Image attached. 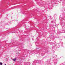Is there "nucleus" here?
<instances>
[{
    "label": "nucleus",
    "instance_id": "nucleus-2",
    "mask_svg": "<svg viewBox=\"0 0 65 65\" xmlns=\"http://www.w3.org/2000/svg\"><path fill=\"white\" fill-rule=\"evenodd\" d=\"M65 25V23L64 22H63L62 23V28H63V27H64V26Z\"/></svg>",
    "mask_w": 65,
    "mask_h": 65
},
{
    "label": "nucleus",
    "instance_id": "nucleus-12",
    "mask_svg": "<svg viewBox=\"0 0 65 65\" xmlns=\"http://www.w3.org/2000/svg\"><path fill=\"white\" fill-rule=\"evenodd\" d=\"M55 64V63H54V64Z\"/></svg>",
    "mask_w": 65,
    "mask_h": 65
},
{
    "label": "nucleus",
    "instance_id": "nucleus-8",
    "mask_svg": "<svg viewBox=\"0 0 65 65\" xmlns=\"http://www.w3.org/2000/svg\"><path fill=\"white\" fill-rule=\"evenodd\" d=\"M52 51H53V50H54V49H52Z\"/></svg>",
    "mask_w": 65,
    "mask_h": 65
},
{
    "label": "nucleus",
    "instance_id": "nucleus-3",
    "mask_svg": "<svg viewBox=\"0 0 65 65\" xmlns=\"http://www.w3.org/2000/svg\"><path fill=\"white\" fill-rule=\"evenodd\" d=\"M55 22H56V21L55 20H53L52 21L53 23H55Z\"/></svg>",
    "mask_w": 65,
    "mask_h": 65
},
{
    "label": "nucleus",
    "instance_id": "nucleus-1",
    "mask_svg": "<svg viewBox=\"0 0 65 65\" xmlns=\"http://www.w3.org/2000/svg\"><path fill=\"white\" fill-rule=\"evenodd\" d=\"M17 31V30H14V29L13 30H12V31H11V33H15Z\"/></svg>",
    "mask_w": 65,
    "mask_h": 65
},
{
    "label": "nucleus",
    "instance_id": "nucleus-13",
    "mask_svg": "<svg viewBox=\"0 0 65 65\" xmlns=\"http://www.w3.org/2000/svg\"><path fill=\"white\" fill-rule=\"evenodd\" d=\"M64 33H65V32H64Z\"/></svg>",
    "mask_w": 65,
    "mask_h": 65
},
{
    "label": "nucleus",
    "instance_id": "nucleus-9",
    "mask_svg": "<svg viewBox=\"0 0 65 65\" xmlns=\"http://www.w3.org/2000/svg\"><path fill=\"white\" fill-rule=\"evenodd\" d=\"M37 62H38V60H37Z\"/></svg>",
    "mask_w": 65,
    "mask_h": 65
},
{
    "label": "nucleus",
    "instance_id": "nucleus-6",
    "mask_svg": "<svg viewBox=\"0 0 65 65\" xmlns=\"http://www.w3.org/2000/svg\"><path fill=\"white\" fill-rule=\"evenodd\" d=\"M2 64H2V62H0V65H2Z\"/></svg>",
    "mask_w": 65,
    "mask_h": 65
},
{
    "label": "nucleus",
    "instance_id": "nucleus-11",
    "mask_svg": "<svg viewBox=\"0 0 65 65\" xmlns=\"http://www.w3.org/2000/svg\"><path fill=\"white\" fill-rule=\"evenodd\" d=\"M33 38L32 39L33 40Z\"/></svg>",
    "mask_w": 65,
    "mask_h": 65
},
{
    "label": "nucleus",
    "instance_id": "nucleus-4",
    "mask_svg": "<svg viewBox=\"0 0 65 65\" xmlns=\"http://www.w3.org/2000/svg\"><path fill=\"white\" fill-rule=\"evenodd\" d=\"M13 61H15V60H16V58H15V59H14L13 60Z\"/></svg>",
    "mask_w": 65,
    "mask_h": 65
},
{
    "label": "nucleus",
    "instance_id": "nucleus-10",
    "mask_svg": "<svg viewBox=\"0 0 65 65\" xmlns=\"http://www.w3.org/2000/svg\"><path fill=\"white\" fill-rule=\"evenodd\" d=\"M5 65H6V64H5Z\"/></svg>",
    "mask_w": 65,
    "mask_h": 65
},
{
    "label": "nucleus",
    "instance_id": "nucleus-7",
    "mask_svg": "<svg viewBox=\"0 0 65 65\" xmlns=\"http://www.w3.org/2000/svg\"><path fill=\"white\" fill-rule=\"evenodd\" d=\"M60 65H64V63H62V64H61Z\"/></svg>",
    "mask_w": 65,
    "mask_h": 65
},
{
    "label": "nucleus",
    "instance_id": "nucleus-5",
    "mask_svg": "<svg viewBox=\"0 0 65 65\" xmlns=\"http://www.w3.org/2000/svg\"><path fill=\"white\" fill-rule=\"evenodd\" d=\"M30 63L29 62H28L27 63V65H30Z\"/></svg>",
    "mask_w": 65,
    "mask_h": 65
}]
</instances>
